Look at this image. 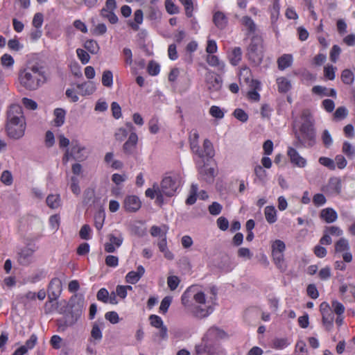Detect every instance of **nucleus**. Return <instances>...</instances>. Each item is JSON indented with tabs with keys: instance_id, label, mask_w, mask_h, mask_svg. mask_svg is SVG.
I'll return each instance as SVG.
<instances>
[{
	"instance_id": "f257e3e1",
	"label": "nucleus",
	"mask_w": 355,
	"mask_h": 355,
	"mask_svg": "<svg viewBox=\"0 0 355 355\" xmlns=\"http://www.w3.org/2000/svg\"><path fill=\"white\" fill-rule=\"evenodd\" d=\"M194 286L188 288L181 297L182 304L185 311L197 318H203L209 315L213 309L206 303L204 293L198 291L194 293Z\"/></svg>"
},
{
	"instance_id": "f03ea898",
	"label": "nucleus",
	"mask_w": 355,
	"mask_h": 355,
	"mask_svg": "<svg viewBox=\"0 0 355 355\" xmlns=\"http://www.w3.org/2000/svg\"><path fill=\"white\" fill-rule=\"evenodd\" d=\"M181 184L180 175L171 173L163 178L160 185L154 184L152 188L147 189L145 195L150 199L156 198V203L162 205L164 202V197L175 196Z\"/></svg>"
},
{
	"instance_id": "7ed1b4c3",
	"label": "nucleus",
	"mask_w": 355,
	"mask_h": 355,
	"mask_svg": "<svg viewBox=\"0 0 355 355\" xmlns=\"http://www.w3.org/2000/svg\"><path fill=\"white\" fill-rule=\"evenodd\" d=\"M227 337V334L216 327L209 328L202 338L200 343L196 345V355H226L225 350L218 343V340Z\"/></svg>"
},
{
	"instance_id": "20e7f679",
	"label": "nucleus",
	"mask_w": 355,
	"mask_h": 355,
	"mask_svg": "<svg viewBox=\"0 0 355 355\" xmlns=\"http://www.w3.org/2000/svg\"><path fill=\"white\" fill-rule=\"evenodd\" d=\"M18 80L21 87L35 91L46 80L44 68L38 63L28 64L19 71Z\"/></svg>"
},
{
	"instance_id": "39448f33",
	"label": "nucleus",
	"mask_w": 355,
	"mask_h": 355,
	"mask_svg": "<svg viewBox=\"0 0 355 355\" xmlns=\"http://www.w3.org/2000/svg\"><path fill=\"white\" fill-rule=\"evenodd\" d=\"M299 130L295 131L296 147H312L315 144V132L313 120L309 110L302 112L300 121Z\"/></svg>"
},
{
	"instance_id": "423d86ee",
	"label": "nucleus",
	"mask_w": 355,
	"mask_h": 355,
	"mask_svg": "<svg viewBox=\"0 0 355 355\" xmlns=\"http://www.w3.org/2000/svg\"><path fill=\"white\" fill-rule=\"evenodd\" d=\"M26 128V119L21 106L12 105L8 111L6 132L9 137L19 139Z\"/></svg>"
},
{
	"instance_id": "0eeeda50",
	"label": "nucleus",
	"mask_w": 355,
	"mask_h": 355,
	"mask_svg": "<svg viewBox=\"0 0 355 355\" xmlns=\"http://www.w3.org/2000/svg\"><path fill=\"white\" fill-rule=\"evenodd\" d=\"M69 306L71 310L65 316L64 322L65 327L73 326L80 318L85 309L83 297L74 295L69 300Z\"/></svg>"
},
{
	"instance_id": "6e6552de",
	"label": "nucleus",
	"mask_w": 355,
	"mask_h": 355,
	"mask_svg": "<svg viewBox=\"0 0 355 355\" xmlns=\"http://www.w3.org/2000/svg\"><path fill=\"white\" fill-rule=\"evenodd\" d=\"M85 148L77 141H73L71 149L67 148L62 158L63 164H67L71 158L76 160H84L86 155L84 152Z\"/></svg>"
},
{
	"instance_id": "1a4fd4ad",
	"label": "nucleus",
	"mask_w": 355,
	"mask_h": 355,
	"mask_svg": "<svg viewBox=\"0 0 355 355\" xmlns=\"http://www.w3.org/2000/svg\"><path fill=\"white\" fill-rule=\"evenodd\" d=\"M248 55L255 62H260L263 58L262 41L259 37H254L248 47Z\"/></svg>"
},
{
	"instance_id": "9d476101",
	"label": "nucleus",
	"mask_w": 355,
	"mask_h": 355,
	"mask_svg": "<svg viewBox=\"0 0 355 355\" xmlns=\"http://www.w3.org/2000/svg\"><path fill=\"white\" fill-rule=\"evenodd\" d=\"M108 241L104 244L105 251L108 253L114 252L121 246L123 242V236L119 232H115L107 235Z\"/></svg>"
},
{
	"instance_id": "9b49d317",
	"label": "nucleus",
	"mask_w": 355,
	"mask_h": 355,
	"mask_svg": "<svg viewBox=\"0 0 355 355\" xmlns=\"http://www.w3.org/2000/svg\"><path fill=\"white\" fill-rule=\"evenodd\" d=\"M205 83L207 89L211 94L218 92L223 85L222 78L216 75L211 70H208L205 75Z\"/></svg>"
},
{
	"instance_id": "f8f14e48",
	"label": "nucleus",
	"mask_w": 355,
	"mask_h": 355,
	"mask_svg": "<svg viewBox=\"0 0 355 355\" xmlns=\"http://www.w3.org/2000/svg\"><path fill=\"white\" fill-rule=\"evenodd\" d=\"M48 297L50 302L57 300L62 292V282L59 278H53L48 286Z\"/></svg>"
},
{
	"instance_id": "ddd939ff",
	"label": "nucleus",
	"mask_w": 355,
	"mask_h": 355,
	"mask_svg": "<svg viewBox=\"0 0 355 355\" xmlns=\"http://www.w3.org/2000/svg\"><path fill=\"white\" fill-rule=\"evenodd\" d=\"M287 155L289 157L291 163L295 166L304 168L307 164L306 159L301 156L298 151L293 147H288Z\"/></svg>"
},
{
	"instance_id": "4468645a",
	"label": "nucleus",
	"mask_w": 355,
	"mask_h": 355,
	"mask_svg": "<svg viewBox=\"0 0 355 355\" xmlns=\"http://www.w3.org/2000/svg\"><path fill=\"white\" fill-rule=\"evenodd\" d=\"M141 206V202L136 196H127L123 202V207L126 211L136 212Z\"/></svg>"
},
{
	"instance_id": "2eb2a0df",
	"label": "nucleus",
	"mask_w": 355,
	"mask_h": 355,
	"mask_svg": "<svg viewBox=\"0 0 355 355\" xmlns=\"http://www.w3.org/2000/svg\"><path fill=\"white\" fill-rule=\"evenodd\" d=\"M145 269L142 266H139L136 271H130L125 276V280L129 284H136L144 275Z\"/></svg>"
},
{
	"instance_id": "dca6fc26",
	"label": "nucleus",
	"mask_w": 355,
	"mask_h": 355,
	"mask_svg": "<svg viewBox=\"0 0 355 355\" xmlns=\"http://www.w3.org/2000/svg\"><path fill=\"white\" fill-rule=\"evenodd\" d=\"M138 141V137L135 132H132L130 134L128 140L125 142L123 146V151L125 153L130 154L136 148V146Z\"/></svg>"
},
{
	"instance_id": "f3484780",
	"label": "nucleus",
	"mask_w": 355,
	"mask_h": 355,
	"mask_svg": "<svg viewBox=\"0 0 355 355\" xmlns=\"http://www.w3.org/2000/svg\"><path fill=\"white\" fill-rule=\"evenodd\" d=\"M200 178L207 182H211L215 176V171L213 168L204 165L198 169Z\"/></svg>"
},
{
	"instance_id": "a211bd4d",
	"label": "nucleus",
	"mask_w": 355,
	"mask_h": 355,
	"mask_svg": "<svg viewBox=\"0 0 355 355\" xmlns=\"http://www.w3.org/2000/svg\"><path fill=\"white\" fill-rule=\"evenodd\" d=\"M34 250L29 248H25L19 253L18 261L21 265H28L32 260Z\"/></svg>"
},
{
	"instance_id": "6ab92c4d",
	"label": "nucleus",
	"mask_w": 355,
	"mask_h": 355,
	"mask_svg": "<svg viewBox=\"0 0 355 355\" xmlns=\"http://www.w3.org/2000/svg\"><path fill=\"white\" fill-rule=\"evenodd\" d=\"M206 61L211 67H216L217 70L221 73L225 71V64L224 62L220 60L218 56L214 55H208L206 58Z\"/></svg>"
},
{
	"instance_id": "aec40b11",
	"label": "nucleus",
	"mask_w": 355,
	"mask_h": 355,
	"mask_svg": "<svg viewBox=\"0 0 355 355\" xmlns=\"http://www.w3.org/2000/svg\"><path fill=\"white\" fill-rule=\"evenodd\" d=\"M320 218L327 223L335 222L338 218L336 211L332 208H325L320 211Z\"/></svg>"
},
{
	"instance_id": "412c9836",
	"label": "nucleus",
	"mask_w": 355,
	"mask_h": 355,
	"mask_svg": "<svg viewBox=\"0 0 355 355\" xmlns=\"http://www.w3.org/2000/svg\"><path fill=\"white\" fill-rule=\"evenodd\" d=\"M250 87H252V89L249 91L248 93V96L249 99L253 101H259L260 95L258 93L257 90L261 89L260 82L257 80H252Z\"/></svg>"
},
{
	"instance_id": "4be33fe9",
	"label": "nucleus",
	"mask_w": 355,
	"mask_h": 355,
	"mask_svg": "<svg viewBox=\"0 0 355 355\" xmlns=\"http://www.w3.org/2000/svg\"><path fill=\"white\" fill-rule=\"evenodd\" d=\"M77 88L82 96L90 95L96 90V86L93 82H85L82 84H78Z\"/></svg>"
},
{
	"instance_id": "5701e85b",
	"label": "nucleus",
	"mask_w": 355,
	"mask_h": 355,
	"mask_svg": "<svg viewBox=\"0 0 355 355\" xmlns=\"http://www.w3.org/2000/svg\"><path fill=\"white\" fill-rule=\"evenodd\" d=\"M159 250L164 254V256L167 259L171 260L173 259V254L167 248V241L166 233H164L163 237L157 243Z\"/></svg>"
},
{
	"instance_id": "b1692460",
	"label": "nucleus",
	"mask_w": 355,
	"mask_h": 355,
	"mask_svg": "<svg viewBox=\"0 0 355 355\" xmlns=\"http://www.w3.org/2000/svg\"><path fill=\"white\" fill-rule=\"evenodd\" d=\"M293 62V58L291 54H284L277 60L278 68L279 70H284L291 67Z\"/></svg>"
},
{
	"instance_id": "393cba45",
	"label": "nucleus",
	"mask_w": 355,
	"mask_h": 355,
	"mask_svg": "<svg viewBox=\"0 0 355 355\" xmlns=\"http://www.w3.org/2000/svg\"><path fill=\"white\" fill-rule=\"evenodd\" d=\"M213 21L217 28L223 29L227 24V18L223 12L217 11L214 15Z\"/></svg>"
},
{
	"instance_id": "a878e982",
	"label": "nucleus",
	"mask_w": 355,
	"mask_h": 355,
	"mask_svg": "<svg viewBox=\"0 0 355 355\" xmlns=\"http://www.w3.org/2000/svg\"><path fill=\"white\" fill-rule=\"evenodd\" d=\"M242 58V51L240 47H234L228 54L230 62L234 65H237Z\"/></svg>"
},
{
	"instance_id": "bb28decb",
	"label": "nucleus",
	"mask_w": 355,
	"mask_h": 355,
	"mask_svg": "<svg viewBox=\"0 0 355 355\" xmlns=\"http://www.w3.org/2000/svg\"><path fill=\"white\" fill-rule=\"evenodd\" d=\"M54 125L57 127L62 126L65 121L66 111L62 108H56L53 112Z\"/></svg>"
},
{
	"instance_id": "cd10ccee",
	"label": "nucleus",
	"mask_w": 355,
	"mask_h": 355,
	"mask_svg": "<svg viewBox=\"0 0 355 355\" xmlns=\"http://www.w3.org/2000/svg\"><path fill=\"white\" fill-rule=\"evenodd\" d=\"M328 189L333 194H339L341 192V181L338 178H331L328 184Z\"/></svg>"
},
{
	"instance_id": "c85d7f7f",
	"label": "nucleus",
	"mask_w": 355,
	"mask_h": 355,
	"mask_svg": "<svg viewBox=\"0 0 355 355\" xmlns=\"http://www.w3.org/2000/svg\"><path fill=\"white\" fill-rule=\"evenodd\" d=\"M276 82L278 91L280 93H286L291 89L292 85L291 81L285 77H279L277 78Z\"/></svg>"
},
{
	"instance_id": "c756f323",
	"label": "nucleus",
	"mask_w": 355,
	"mask_h": 355,
	"mask_svg": "<svg viewBox=\"0 0 355 355\" xmlns=\"http://www.w3.org/2000/svg\"><path fill=\"white\" fill-rule=\"evenodd\" d=\"M272 257L275 266L282 272L287 268V264L284 254L272 253Z\"/></svg>"
},
{
	"instance_id": "7c9ffc66",
	"label": "nucleus",
	"mask_w": 355,
	"mask_h": 355,
	"mask_svg": "<svg viewBox=\"0 0 355 355\" xmlns=\"http://www.w3.org/2000/svg\"><path fill=\"white\" fill-rule=\"evenodd\" d=\"M264 215L266 221L268 223L272 224L277 220V210L274 206H267L264 209Z\"/></svg>"
},
{
	"instance_id": "2f4dec72",
	"label": "nucleus",
	"mask_w": 355,
	"mask_h": 355,
	"mask_svg": "<svg viewBox=\"0 0 355 355\" xmlns=\"http://www.w3.org/2000/svg\"><path fill=\"white\" fill-rule=\"evenodd\" d=\"M144 19V15L141 10H137L134 13V21L130 22V26L134 31H138L139 29V25L142 24Z\"/></svg>"
},
{
	"instance_id": "473e14b6",
	"label": "nucleus",
	"mask_w": 355,
	"mask_h": 355,
	"mask_svg": "<svg viewBox=\"0 0 355 355\" xmlns=\"http://www.w3.org/2000/svg\"><path fill=\"white\" fill-rule=\"evenodd\" d=\"M46 204L51 209H57L61 205L60 195L51 194L46 198Z\"/></svg>"
},
{
	"instance_id": "72a5a7b5",
	"label": "nucleus",
	"mask_w": 355,
	"mask_h": 355,
	"mask_svg": "<svg viewBox=\"0 0 355 355\" xmlns=\"http://www.w3.org/2000/svg\"><path fill=\"white\" fill-rule=\"evenodd\" d=\"M242 25H243L248 33H254L256 31V24L252 19L248 16H244L241 19Z\"/></svg>"
},
{
	"instance_id": "f704fd0d",
	"label": "nucleus",
	"mask_w": 355,
	"mask_h": 355,
	"mask_svg": "<svg viewBox=\"0 0 355 355\" xmlns=\"http://www.w3.org/2000/svg\"><path fill=\"white\" fill-rule=\"evenodd\" d=\"M198 186L197 184H192L189 191V195L186 200V204L189 205H193L197 200Z\"/></svg>"
},
{
	"instance_id": "c9c22d12",
	"label": "nucleus",
	"mask_w": 355,
	"mask_h": 355,
	"mask_svg": "<svg viewBox=\"0 0 355 355\" xmlns=\"http://www.w3.org/2000/svg\"><path fill=\"white\" fill-rule=\"evenodd\" d=\"M105 218L104 210H98L94 215V225L98 230H101L103 226Z\"/></svg>"
},
{
	"instance_id": "e433bc0d",
	"label": "nucleus",
	"mask_w": 355,
	"mask_h": 355,
	"mask_svg": "<svg viewBox=\"0 0 355 355\" xmlns=\"http://www.w3.org/2000/svg\"><path fill=\"white\" fill-rule=\"evenodd\" d=\"M320 310L322 316V318H334V315L330 307L329 304L323 302L320 306Z\"/></svg>"
},
{
	"instance_id": "4c0bfd02",
	"label": "nucleus",
	"mask_w": 355,
	"mask_h": 355,
	"mask_svg": "<svg viewBox=\"0 0 355 355\" xmlns=\"http://www.w3.org/2000/svg\"><path fill=\"white\" fill-rule=\"evenodd\" d=\"M349 250V244L347 239H340L335 244V251L336 252H345Z\"/></svg>"
},
{
	"instance_id": "58836bf2",
	"label": "nucleus",
	"mask_w": 355,
	"mask_h": 355,
	"mask_svg": "<svg viewBox=\"0 0 355 355\" xmlns=\"http://www.w3.org/2000/svg\"><path fill=\"white\" fill-rule=\"evenodd\" d=\"M84 47L92 54H97L100 47L96 41L88 40L84 44Z\"/></svg>"
},
{
	"instance_id": "ea45409f",
	"label": "nucleus",
	"mask_w": 355,
	"mask_h": 355,
	"mask_svg": "<svg viewBox=\"0 0 355 355\" xmlns=\"http://www.w3.org/2000/svg\"><path fill=\"white\" fill-rule=\"evenodd\" d=\"M341 80L346 85H352L354 81V75L349 69H344L341 73Z\"/></svg>"
},
{
	"instance_id": "a19ab883",
	"label": "nucleus",
	"mask_w": 355,
	"mask_h": 355,
	"mask_svg": "<svg viewBox=\"0 0 355 355\" xmlns=\"http://www.w3.org/2000/svg\"><path fill=\"white\" fill-rule=\"evenodd\" d=\"M102 84L107 87H111L113 85V74L110 70L104 71L102 76Z\"/></svg>"
},
{
	"instance_id": "79ce46f5",
	"label": "nucleus",
	"mask_w": 355,
	"mask_h": 355,
	"mask_svg": "<svg viewBox=\"0 0 355 355\" xmlns=\"http://www.w3.org/2000/svg\"><path fill=\"white\" fill-rule=\"evenodd\" d=\"M1 64L5 68L12 69L15 64V60L10 54L4 53L1 57Z\"/></svg>"
},
{
	"instance_id": "37998d69",
	"label": "nucleus",
	"mask_w": 355,
	"mask_h": 355,
	"mask_svg": "<svg viewBox=\"0 0 355 355\" xmlns=\"http://www.w3.org/2000/svg\"><path fill=\"white\" fill-rule=\"evenodd\" d=\"M272 253L284 254L286 245L284 241L277 239L272 243Z\"/></svg>"
},
{
	"instance_id": "c03bdc74",
	"label": "nucleus",
	"mask_w": 355,
	"mask_h": 355,
	"mask_svg": "<svg viewBox=\"0 0 355 355\" xmlns=\"http://www.w3.org/2000/svg\"><path fill=\"white\" fill-rule=\"evenodd\" d=\"M254 173L260 181L263 182L266 180L267 172L262 166L256 164L254 167Z\"/></svg>"
},
{
	"instance_id": "a18cd8bd",
	"label": "nucleus",
	"mask_w": 355,
	"mask_h": 355,
	"mask_svg": "<svg viewBox=\"0 0 355 355\" xmlns=\"http://www.w3.org/2000/svg\"><path fill=\"white\" fill-rule=\"evenodd\" d=\"M319 163L328 168L329 170L334 171L336 169V164L334 159L327 157H320L318 159Z\"/></svg>"
},
{
	"instance_id": "49530a36",
	"label": "nucleus",
	"mask_w": 355,
	"mask_h": 355,
	"mask_svg": "<svg viewBox=\"0 0 355 355\" xmlns=\"http://www.w3.org/2000/svg\"><path fill=\"white\" fill-rule=\"evenodd\" d=\"M91 337L95 340L100 341L103 338L102 331L99 325L95 322L93 324L91 331Z\"/></svg>"
},
{
	"instance_id": "de8ad7c7",
	"label": "nucleus",
	"mask_w": 355,
	"mask_h": 355,
	"mask_svg": "<svg viewBox=\"0 0 355 355\" xmlns=\"http://www.w3.org/2000/svg\"><path fill=\"white\" fill-rule=\"evenodd\" d=\"M180 283V279L178 276L171 275L167 278V285L172 291H175Z\"/></svg>"
},
{
	"instance_id": "09e8293b",
	"label": "nucleus",
	"mask_w": 355,
	"mask_h": 355,
	"mask_svg": "<svg viewBox=\"0 0 355 355\" xmlns=\"http://www.w3.org/2000/svg\"><path fill=\"white\" fill-rule=\"evenodd\" d=\"M101 15L103 17L107 19L111 24H116L118 21V17L112 10L102 9Z\"/></svg>"
},
{
	"instance_id": "8fccbe9b",
	"label": "nucleus",
	"mask_w": 355,
	"mask_h": 355,
	"mask_svg": "<svg viewBox=\"0 0 355 355\" xmlns=\"http://www.w3.org/2000/svg\"><path fill=\"white\" fill-rule=\"evenodd\" d=\"M289 343L286 338H275L272 340V346L276 349H283L288 346Z\"/></svg>"
},
{
	"instance_id": "3c124183",
	"label": "nucleus",
	"mask_w": 355,
	"mask_h": 355,
	"mask_svg": "<svg viewBox=\"0 0 355 355\" xmlns=\"http://www.w3.org/2000/svg\"><path fill=\"white\" fill-rule=\"evenodd\" d=\"M251 71L248 67H244L241 69L239 73V77L241 80H243L245 83H251L252 80L251 79Z\"/></svg>"
},
{
	"instance_id": "603ef678",
	"label": "nucleus",
	"mask_w": 355,
	"mask_h": 355,
	"mask_svg": "<svg viewBox=\"0 0 355 355\" xmlns=\"http://www.w3.org/2000/svg\"><path fill=\"white\" fill-rule=\"evenodd\" d=\"M122 55L126 65L130 66L133 62L132 52L130 48L125 47L122 51Z\"/></svg>"
},
{
	"instance_id": "864d4df0",
	"label": "nucleus",
	"mask_w": 355,
	"mask_h": 355,
	"mask_svg": "<svg viewBox=\"0 0 355 355\" xmlns=\"http://www.w3.org/2000/svg\"><path fill=\"white\" fill-rule=\"evenodd\" d=\"M76 54L83 64H86L89 62L90 56L86 51L82 49H77Z\"/></svg>"
},
{
	"instance_id": "5fc2aeb1",
	"label": "nucleus",
	"mask_w": 355,
	"mask_h": 355,
	"mask_svg": "<svg viewBox=\"0 0 355 355\" xmlns=\"http://www.w3.org/2000/svg\"><path fill=\"white\" fill-rule=\"evenodd\" d=\"M166 10L170 15L178 14L180 12L179 8L173 3L172 0L165 1Z\"/></svg>"
},
{
	"instance_id": "6e6d98bb",
	"label": "nucleus",
	"mask_w": 355,
	"mask_h": 355,
	"mask_svg": "<svg viewBox=\"0 0 355 355\" xmlns=\"http://www.w3.org/2000/svg\"><path fill=\"white\" fill-rule=\"evenodd\" d=\"M179 1L184 6L186 15L191 17L193 11L192 0H179Z\"/></svg>"
},
{
	"instance_id": "4d7b16f0",
	"label": "nucleus",
	"mask_w": 355,
	"mask_h": 355,
	"mask_svg": "<svg viewBox=\"0 0 355 355\" xmlns=\"http://www.w3.org/2000/svg\"><path fill=\"white\" fill-rule=\"evenodd\" d=\"M342 151L347 157H352L355 155V148L348 141H345L343 143Z\"/></svg>"
},
{
	"instance_id": "13d9d810",
	"label": "nucleus",
	"mask_w": 355,
	"mask_h": 355,
	"mask_svg": "<svg viewBox=\"0 0 355 355\" xmlns=\"http://www.w3.org/2000/svg\"><path fill=\"white\" fill-rule=\"evenodd\" d=\"M322 141L326 148H329L333 144V139L327 130H324L322 134Z\"/></svg>"
},
{
	"instance_id": "bf43d9fd",
	"label": "nucleus",
	"mask_w": 355,
	"mask_h": 355,
	"mask_svg": "<svg viewBox=\"0 0 355 355\" xmlns=\"http://www.w3.org/2000/svg\"><path fill=\"white\" fill-rule=\"evenodd\" d=\"M43 21H44L43 14H42L41 12H37L36 14H35V15L33 17V19L32 21V24L37 29H40L43 24Z\"/></svg>"
},
{
	"instance_id": "052dcab7",
	"label": "nucleus",
	"mask_w": 355,
	"mask_h": 355,
	"mask_svg": "<svg viewBox=\"0 0 355 355\" xmlns=\"http://www.w3.org/2000/svg\"><path fill=\"white\" fill-rule=\"evenodd\" d=\"M149 320H150V324L157 329H159L162 327L165 326L164 324L162 319L158 315H151L149 318Z\"/></svg>"
},
{
	"instance_id": "680f3d73",
	"label": "nucleus",
	"mask_w": 355,
	"mask_h": 355,
	"mask_svg": "<svg viewBox=\"0 0 355 355\" xmlns=\"http://www.w3.org/2000/svg\"><path fill=\"white\" fill-rule=\"evenodd\" d=\"M334 160L335 162L336 168L343 169L347 166V159L342 155H337Z\"/></svg>"
},
{
	"instance_id": "e2e57ef3",
	"label": "nucleus",
	"mask_w": 355,
	"mask_h": 355,
	"mask_svg": "<svg viewBox=\"0 0 355 355\" xmlns=\"http://www.w3.org/2000/svg\"><path fill=\"white\" fill-rule=\"evenodd\" d=\"M209 114L214 118L223 119L224 117V112L218 106L213 105L209 109Z\"/></svg>"
},
{
	"instance_id": "0e129e2a",
	"label": "nucleus",
	"mask_w": 355,
	"mask_h": 355,
	"mask_svg": "<svg viewBox=\"0 0 355 355\" xmlns=\"http://www.w3.org/2000/svg\"><path fill=\"white\" fill-rule=\"evenodd\" d=\"M171 302L172 297L171 296H166L165 297H164L160 304V311L162 312L163 313H166L171 304Z\"/></svg>"
},
{
	"instance_id": "69168bd1",
	"label": "nucleus",
	"mask_w": 355,
	"mask_h": 355,
	"mask_svg": "<svg viewBox=\"0 0 355 355\" xmlns=\"http://www.w3.org/2000/svg\"><path fill=\"white\" fill-rule=\"evenodd\" d=\"M0 180L6 185H11L13 180L12 175L9 171H3Z\"/></svg>"
},
{
	"instance_id": "338daca9",
	"label": "nucleus",
	"mask_w": 355,
	"mask_h": 355,
	"mask_svg": "<svg viewBox=\"0 0 355 355\" xmlns=\"http://www.w3.org/2000/svg\"><path fill=\"white\" fill-rule=\"evenodd\" d=\"M160 71L159 65L155 62L150 61L148 65V72L151 76H157Z\"/></svg>"
},
{
	"instance_id": "774afa93",
	"label": "nucleus",
	"mask_w": 355,
	"mask_h": 355,
	"mask_svg": "<svg viewBox=\"0 0 355 355\" xmlns=\"http://www.w3.org/2000/svg\"><path fill=\"white\" fill-rule=\"evenodd\" d=\"M92 230L88 225H84L79 232L80 236L81 239L85 240H89L91 239V234Z\"/></svg>"
}]
</instances>
